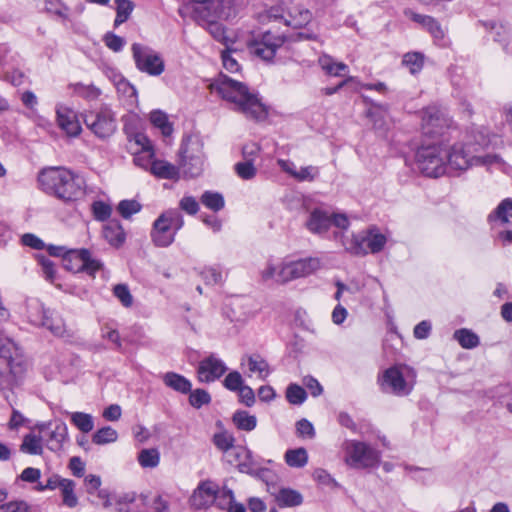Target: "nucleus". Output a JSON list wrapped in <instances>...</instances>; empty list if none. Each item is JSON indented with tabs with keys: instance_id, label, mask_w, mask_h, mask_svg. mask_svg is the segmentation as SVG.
Returning <instances> with one entry per match:
<instances>
[{
	"instance_id": "052dcab7",
	"label": "nucleus",
	"mask_w": 512,
	"mask_h": 512,
	"mask_svg": "<svg viewBox=\"0 0 512 512\" xmlns=\"http://www.w3.org/2000/svg\"><path fill=\"white\" fill-rule=\"evenodd\" d=\"M45 9L48 13L60 18L67 19L68 17L69 9L60 0H45Z\"/></svg>"
},
{
	"instance_id": "4c0bfd02",
	"label": "nucleus",
	"mask_w": 512,
	"mask_h": 512,
	"mask_svg": "<svg viewBox=\"0 0 512 512\" xmlns=\"http://www.w3.org/2000/svg\"><path fill=\"white\" fill-rule=\"evenodd\" d=\"M151 123L158 129L165 137H169L173 133V125L169 121L166 113L160 110L152 111L150 114Z\"/></svg>"
},
{
	"instance_id": "c9c22d12",
	"label": "nucleus",
	"mask_w": 512,
	"mask_h": 512,
	"mask_svg": "<svg viewBox=\"0 0 512 512\" xmlns=\"http://www.w3.org/2000/svg\"><path fill=\"white\" fill-rule=\"evenodd\" d=\"M200 202L209 210L218 212L225 206V200L221 193L215 191H204L200 197Z\"/></svg>"
},
{
	"instance_id": "4468645a",
	"label": "nucleus",
	"mask_w": 512,
	"mask_h": 512,
	"mask_svg": "<svg viewBox=\"0 0 512 512\" xmlns=\"http://www.w3.org/2000/svg\"><path fill=\"white\" fill-rule=\"evenodd\" d=\"M346 463L354 468L378 467L381 454L368 444L353 441L346 449Z\"/></svg>"
},
{
	"instance_id": "ddd939ff",
	"label": "nucleus",
	"mask_w": 512,
	"mask_h": 512,
	"mask_svg": "<svg viewBox=\"0 0 512 512\" xmlns=\"http://www.w3.org/2000/svg\"><path fill=\"white\" fill-rule=\"evenodd\" d=\"M63 267L73 273H86L94 276L101 268L99 260L93 259L86 248L68 250L63 254Z\"/></svg>"
},
{
	"instance_id": "bf43d9fd",
	"label": "nucleus",
	"mask_w": 512,
	"mask_h": 512,
	"mask_svg": "<svg viewBox=\"0 0 512 512\" xmlns=\"http://www.w3.org/2000/svg\"><path fill=\"white\" fill-rule=\"evenodd\" d=\"M102 338L107 339L114 345V349L118 352H123L124 348L122 345V340L120 334L117 329L112 328L108 325H105L102 328Z\"/></svg>"
},
{
	"instance_id": "dca6fc26",
	"label": "nucleus",
	"mask_w": 512,
	"mask_h": 512,
	"mask_svg": "<svg viewBox=\"0 0 512 512\" xmlns=\"http://www.w3.org/2000/svg\"><path fill=\"white\" fill-rule=\"evenodd\" d=\"M451 124L452 120L436 106H429L422 111L421 128L426 136H442Z\"/></svg>"
},
{
	"instance_id": "2f4dec72",
	"label": "nucleus",
	"mask_w": 512,
	"mask_h": 512,
	"mask_svg": "<svg viewBox=\"0 0 512 512\" xmlns=\"http://www.w3.org/2000/svg\"><path fill=\"white\" fill-rule=\"evenodd\" d=\"M453 338L464 349H473L480 344L479 336L468 328H461L454 332Z\"/></svg>"
},
{
	"instance_id": "a19ab883",
	"label": "nucleus",
	"mask_w": 512,
	"mask_h": 512,
	"mask_svg": "<svg viewBox=\"0 0 512 512\" xmlns=\"http://www.w3.org/2000/svg\"><path fill=\"white\" fill-rule=\"evenodd\" d=\"M20 451L30 455H41L43 452L41 438L32 433L25 435Z\"/></svg>"
},
{
	"instance_id": "9d476101",
	"label": "nucleus",
	"mask_w": 512,
	"mask_h": 512,
	"mask_svg": "<svg viewBox=\"0 0 512 512\" xmlns=\"http://www.w3.org/2000/svg\"><path fill=\"white\" fill-rule=\"evenodd\" d=\"M387 239L376 230L361 231L352 234L345 245V250L353 256L363 257L369 253L376 254L385 247Z\"/></svg>"
},
{
	"instance_id": "58836bf2",
	"label": "nucleus",
	"mask_w": 512,
	"mask_h": 512,
	"mask_svg": "<svg viewBox=\"0 0 512 512\" xmlns=\"http://www.w3.org/2000/svg\"><path fill=\"white\" fill-rule=\"evenodd\" d=\"M212 443L219 451L228 453L235 446V437L227 430H222L213 435Z\"/></svg>"
},
{
	"instance_id": "f704fd0d",
	"label": "nucleus",
	"mask_w": 512,
	"mask_h": 512,
	"mask_svg": "<svg viewBox=\"0 0 512 512\" xmlns=\"http://www.w3.org/2000/svg\"><path fill=\"white\" fill-rule=\"evenodd\" d=\"M285 462L293 468H302L308 463V453L303 447L289 449L284 455Z\"/></svg>"
},
{
	"instance_id": "a18cd8bd",
	"label": "nucleus",
	"mask_w": 512,
	"mask_h": 512,
	"mask_svg": "<svg viewBox=\"0 0 512 512\" xmlns=\"http://www.w3.org/2000/svg\"><path fill=\"white\" fill-rule=\"evenodd\" d=\"M115 3L116 18L114 20V26L118 27L129 19L134 9V4L130 0H115Z\"/></svg>"
},
{
	"instance_id": "4be33fe9",
	"label": "nucleus",
	"mask_w": 512,
	"mask_h": 512,
	"mask_svg": "<svg viewBox=\"0 0 512 512\" xmlns=\"http://www.w3.org/2000/svg\"><path fill=\"white\" fill-rule=\"evenodd\" d=\"M104 239L114 248H120L126 241V233L118 219H111L102 229Z\"/></svg>"
},
{
	"instance_id": "7c9ffc66",
	"label": "nucleus",
	"mask_w": 512,
	"mask_h": 512,
	"mask_svg": "<svg viewBox=\"0 0 512 512\" xmlns=\"http://www.w3.org/2000/svg\"><path fill=\"white\" fill-rule=\"evenodd\" d=\"M49 309L45 308L43 303L38 300L30 302L27 306V318L29 322L37 327H41L44 324L46 315Z\"/></svg>"
},
{
	"instance_id": "5701e85b",
	"label": "nucleus",
	"mask_w": 512,
	"mask_h": 512,
	"mask_svg": "<svg viewBox=\"0 0 512 512\" xmlns=\"http://www.w3.org/2000/svg\"><path fill=\"white\" fill-rule=\"evenodd\" d=\"M306 228L313 234H322L331 227L330 214L321 208H315L305 223Z\"/></svg>"
},
{
	"instance_id": "72a5a7b5",
	"label": "nucleus",
	"mask_w": 512,
	"mask_h": 512,
	"mask_svg": "<svg viewBox=\"0 0 512 512\" xmlns=\"http://www.w3.org/2000/svg\"><path fill=\"white\" fill-rule=\"evenodd\" d=\"M68 438V430L65 423H59L55 426V429L50 433L48 439V448L51 451H59L62 449L63 443Z\"/></svg>"
},
{
	"instance_id": "bb28decb",
	"label": "nucleus",
	"mask_w": 512,
	"mask_h": 512,
	"mask_svg": "<svg viewBox=\"0 0 512 512\" xmlns=\"http://www.w3.org/2000/svg\"><path fill=\"white\" fill-rule=\"evenodd\" d=\"M217 493L218 486L213 482L206 480L199 484L197 489L194 491L193 498L195 502L199 499L196 503L198 506H205L215 500Z\"/></svg>"
},
{
	"instance_id": "5fc2aeb1",
	"label": "nucleus",
	"mask_w": 512,
	"mask_h": 512,
	"mask_svg": "<svg viewBox=\"0 0 512 512\" xmlns=\"http://www.w3.org/2000/svg\"><path fill=\"white\" fill-rule=\"evenodd\" d=\"M188 394L189 404L196 409H200L202 406L210 404L212 400L211 395L205 389H191V392Z\"/></svg>"
},
{
	"instance_id": "0e129e2a",
	"label": "nucleus",
	"mask_w": 512,
	"mask_h": 512,
	"mask_svg": "<svg viewBox=\"0 0 512 512\" xmlns=\"http://www.w3.org/2000/svg\"><path fill=\"white\" fill-rule=\"evenodd\" d=\"M105 45L114 52H119L125 45L124 38L114 34L113 32H107L104 35Z\"/></svg>"
},
{
	"instance_id": "09e8293b",
	"label": "nucleus",
	"mask_w": 512,
	"mask_h": 512,
	"mask_svg": "<svg viewBox=\"0 0 512 512\" xmlns=\"http://www.w3.org/2000/svg\"><path fill=\"white\" fill-rule=\"evenodd\" d=\"M118 433L115 429H113L110 426L102 427L101 429L97 430L93 436L92 441L93 443L97 445H105L109 443H113L117 440Z\"/></svg>"
},
{
	"instance_id": "e433bc0d",
	"label": "nucleus",
	"mask_w": 512,
	"mask_h": 512,
	"mask_svg": "<svg viewBox=\"0 0 512 512\" xmlns=\"http://www.w3.org/2000/svg\"><path fill=\"white\" fill-rule=\"evenodd\" d=\"M235 426L242 431H252L257 425V419L254 415L245 410H237L232 417Z\"/></svg>"
},
{
	"instance_id": "6e6552de",
	"label": "nucleus",
	"mask_w": 512,
	"mask_h": 512,
	"mask_svg": "<svg viewBox=\"0 0 512 512\" xmlns=\"http://www.w3.org/2000/svg\"><path fill=\"white\" fill-rule=\"evenodd\" d=\"M82 117L87 129L100 140L110 138L117 131L116 113L107 104L85 111Z\"/></svg>"
},
{
	"instance_id": "473e14b6",
	"label": "nucleus",
	"mask_w": 512,
	"mask_h": 512,
	"mask_svg": "<svg viewBox=\"0 0 512 512\" xmlns=\"http://www.w3.org/2000/svg\"><path fill=\"white\" fill-rule=\"evenodd\" d=\"M318 63L322 70L329 76H340L342 72L348 70V66L345 63L336 62L327 54L320 56Z\"/></svg>"
},
{
	"instance_id": "de8ad7c7",
	"label": "nucleus",
	"mask_w": 512,
	"mask_h": 512,
	"mask_svg": "<svg viewBox=\"0 0 512 512\" xmlns=\"http://www.w3.org/2000/svg\"><path fill=\"white\" fill-rule=\"evenodd\" d=\"M138 462L143 468H155L160 462V453L156 448L143 449L138 454Z\"/></svg>"
},
{
	"instance_id": "6e6d98bb",
	"label": "nucleus",
	"mask_w": 512,
	"mask_h": 512,
	"mask_svg": "<svg viewBox=\"0 0 512 512\" xmlns=\"http://www.w3.org/2000/svg\"><path fill=\"white\" fill-rule=\"evenodd\" d=\"M92 213L95 220L107 223L111 220L112 207L104 201H95L92 204Z\"/></svg>"
},
{
	"instance_id": "393cba45",
	"label": "nucleus",
	"mask_w": 512,
	"mask_h": 512,
	"mask_svg": "<svg viewBox=\"0 0 512 512\" xmlns=\"http://www.w3.org/2000/svg\"><path fill=\"white\" fill-rule=\"evenodd\" d=\"M150 172L159 179L176 181L180 178L179 167L165 160L154 159L151 162Z\"/></svg>"
},
{
	"instance_id": "39448f33",
	"label": "nucleus",
	"mask_w": 512,
	"mask_h": 512,
	"mask_svg": "<svg viewBox=\"0 0 512 512\" xmlns=\"http://www.w3.org/2000/svg\"><path fill=\"white\" fill-rule=\"evenodd\" d=\"M471 142L456 143L449 150L446 148V170L465 171L472 166L499 162L498 155L484 156L474 154Z\"/></svg>"
},
{
	"instance_id": "49530a36",
	"label": "nucleus",
	"mask_w": 512,
	"mask_h": 512,
	"mask_svg": "<svg viewBox=\"0 0 512 512\" xmlns=\"http://www.w3.org/2000/svg\"><path fill=\"white\" fill-rule=\"evenodd\" d=\"M71 423L83 433H89L94 427L92 415L84 412H73L70 415Z\"/></svg>"
},
{
	"instance_id": "f3484780",
	"label": "nucleus",
	"mask_w": 512,
	"mask_h": 512,
	"mask_svg": "<svg viewBox=\"0 0 512 512\" xmlns=\"http://www.w3.org/2000/svg\"><path fill=\"white\" fill-rule=\"evenodd\" d=\"M320 266V259L316 257L291 261L282 266L277 281L285 283L294 279L307 277L317 271Z\"/></svg>"
},
{
	"instance_id": "412c9836",
	"label": "nucleus",
	"mask_w": 512,
	"mask_h": 512,
	"mask_svg": "<svg viewBox=\"0 0 512 512\" xmlns=\"http://www.w3.org/2000/svg\"><path fill=\"white\" fill-rule=\"evenodd\" d=\"M405 15H407L412 21L425 28L436 42H442L444 40V30L442 29L440 23L432 16L418 14L413 11H406Z\"/></svg>"
},
{
	"instance_id": "ea45409f",
	"label": "nucleus",
	"mask_w": 512,
	"mask_h": 512,
	"mask_svg": "<svg viewBox=\"0 0 512 512\" xmlns=\"http://www.w3.org/2000/svg\"><path fill=\"white\" fill-rule=\"evenodd\" d=\"M71 89L75 95L89 101L96 100L101 95V90L93 84L78 82L72 84Z\"/></svg>"
},
{
	"instance_id": "c85d7f7f",
	"label": "nucleus",
	"mask_w": 512,
	"mask_h": 512,
	"mask_svg": "<svg viewBox=\"0 0 512 512\" xmlns=\"http://www.w3.org/2000/svg\"><path fill=\"white\" fill-rule=\"evenodd\" d=\"M44 322L41 327L48 329L53 335L62 337L65 334L64 320L57 312L49 309Z\"/></svg>"
},
{
	"instance_id": "0eeeda50",
	"label": "nucleus",
	"mask_w": 512,
	"mask_h": 512,
	"mask_svg": "<svg viewBox=\"0 0 512 512\" xmlns=\"http://www.w3.org/2000/svg\"><path fill=\"white\" fill-rule=\"evenodd\" d=\"M179 158V167L185 178L199 177L204 170L203 142L197 136L184 137L179 148Z\"/></svg>"
},
{
	"instance_id": "a211bd4d",
	"label": "nucleus",
	"mask_w": 512,
	"mask_h": 512,
	"mask_svg": "<svg viewBox=\"0 0 512 512\" xmlns=\"http://www.w3.org/2000/svg\"><path fill=\"white\" fill-rule=\"evenodd\" d=\"M228 370L226 364L211 354L201 360L197 367V377L202 383H211L220 379Z\"/></svg>"
},
{
	"instance_id": "c03bdc74",
	"label": "nucleus",
	"mask_w": 512,
	"mask_h": 512,
	"mask_svg": "<svg viewBox=\"0 0 512 512\" xmlns=\"http://www.w3.org/2000/svg\"><path fill=\"white\" fill-rule=\"evenodd\" d=\"M248 368L252 373H258L259 378L265 379L269 373V364L260 355L254 354L248 356Z\"/></svg>"
},
{
	"instance_id": "e2e57ef3",
	"label": "nucleus",
	"mask_w": 512,
	"mask_h": 512,
	"mask_svg": "<svg viewBox=\"0 0 512 512\" xmlns=\"http://www.w3.org/2000/svg\"><path fill=\"white\" fill-rule=\"evenodd\" d=\"M179 209L189 215H195L198 213L200 206L195 197L183 196L179 201Z\"/></svg>"
},
{
	"instance_id": "aec40b11",
	"label": "nucleus",
	"mask_w": 512,
	"mask_h": 512,
	"mask_svg": "<svg viewBox=\"0 0 512 512\" xmlns=\"http://www.w3.org/2000/svg\"><path fill=\"white\" fill-rule=\"evenodd\" d=\"M57 124L69 137L80 135L82 128L78 121L76 112L67 106L56 108Z\"/></svg>"
},
{
	"instance_id": "f8f14e48",
	"label": "nucleus",
	"mask_w": 512,
	"mask_h": 512,
	"mask_svg": "<svg viewBox=\"0 0 512 512\" xmlns=\"http://www.w3.org/2000/svg\"><path fill=\"white\" fill-rule=\"evenodd\" d=\"M136 68L149 76H159L165 70V62L161 55L152 48L134 43L131 47Z\"/></svg>"
},
{
	"instance_id": "a878e982",
	"label": "nucleus",
	"mask_w": 512,
	"mask_h": 512,
	"mask_svg": "<svg viewBox=\"0 0 512 512\" xmlns=\"http://www.w3.org/2000/svg\"><path fill=\"white\" fill-rule=\"evenodd\" d=\"M273 495L280 508L296 507L303 503L302 494L292 488L282 487L276 493H273Z\"/></svg>"
},
{
	"instance_id": "9b49d317",
	"label": "nucleus",
	"mask_w": 512,
	"mask_h": 512,
	"mask_svg": "<svg viewBox=\"0 0 512 512\" xmlns=\"http://www.w3.org/2000/svg\"><path fill=\"white\" fill-rule=\"evenodd\" d=\"M287 41H289L288 36L267 30L253 37L248 47L255 56L264 61L271 62L278 49Z\"/></svg>"
},
{
	"instance_id": "69168bd1",
	"label": "nucleus",
	"mask_w": 512,
	"mask_h": 512,
	"mask_svg": "<svg viewBox=\"0 0 512 512\" xmlns=\"http://www.w3.org/2000/svg\"><path fill=\"white\" fill-rule=\"evenodd\" d=\"M202 279L208 285L220 284L223 282L222 273L213 267L205 268L201 272Z\"/></svg>"
},
{
	"instance_id": "f03ea898",
	"label": "nucleus",
	"mask_w": 512,
	"mask_h": 512,
	"mask_svg": "<svg viewBox=\"0 0 512 512\" xmlns=\"http://www.w3.org/2000/svg\"><path fill=\"white\" fill-rule=\"evenodd\" d=\"M39 189L46 195L72 204L86 194L84 181L72 170L64 166H50L38 172Z\"/></svg>"
},
{
	"instance_id": "3c124183",
	"label": "nucleus",
	"mask_w": 512,
	"mask_h": 512,
	"mask_svg": "<svg viewBox=\"0 0 512 512\" xmlns=\"http://www.w3.org/2000/svg\"><path fill=\"white\" fill-rule=\"evenodd\" d=\"M141 209L142 205L134 199L121 200L117 205V211L124 219H129L132 215L140 212Z\"/></svg>"
},
{
	"instance_id": "2eb2a0df",
	"label": "nucleus",
	"mask_w": 512,
	"mask_h": 512,
	"mask_svg": "<svg viewBox=\"0 0 512 512\" xmlns=\"http://www.w3.org/2000/svg\"><path fill=\"white\" fill-rule=\"evenodd\" d=\"M383 392L403 397L413 390V384L406 381L401 369L397 366L387 368L377 380Z\"/></svg>"
},
{
	"instance_id": "79ce46f5",
	"label": "nucleus",
	"mask_w": 512,
	"mask_h": 512,
	"mask_svg": "<svg viewBox=\"0 0 512 512\" xmlns=\"http://www.w3.org/2000/svg\"><path fill=\"white\" fill-rule=\"evenodd\" d=\"M466 142L472 143V151L474 154H477L483 150L484 148L490 145V138L488 134L480 129L472 130L468 136Z\"/></svg>"
},
{
	"instance_id": "1a4fd4ad",
	"label": "nucleus",
	"mask_w": 512,
	"mask_h": 512,
	"mask_svg": "<svg viewBox=\"0 0 512 512\" xmlns=\"http://www.w3.org/2000/svg\"><path fill=\"white\" fill-rule=\"evenodd\" d=\"M266 17L269 21L283 22L288 27L300 29L311 22L312 13L301 4L282 2L267 9Z\"/></svg>"
},
{
	"instance_id": "20e7f679",
	"label": "nucleus",
	"mask_w": 512,
	"mask_h": 512,
	"mask_svg": "<svg viewBox=\"0 0 512 512\" xmlns=\"http://www.w3.org/2000/svg\"><path fill=\"white\" fill-rule=\"evenodd\" d=\"M184 226V217L176 208L163 211L153 222L150 237L156 247H169Z\"/></svg>"
},
{
	"instance_id": "338daca9",
	"label": "nucleus",
	"mask_w": 512,
	"mask_h": 512,
	"mask_svg": "<svg viewBox=\"0 0 512 512\" xmlns=\"http://www.w3.org/2000/svg\"><path fill=\"white\" fill-rule=\"evenodd\" d=\"M3 79L11 85L18 87L23 85L28 80V77L21 70L14 69L11 72H7Z\"/></svg>"
},
{
	"instance_id": "13d9d810",
	"label": "nucleus",
	"mask_w": 512,
	"mask_h": 512,
	"mask_svg": "<svg viewBox=\"0 0 512 512\" xmlns=\"http://www.w3.org/2000/svg\"><path fill=\"white\" fill-rule=\"evenodd\" d=\"M113 295L121 302V304L128 308L133 304V296L126 284H116L113 287Z\"/></svg>"
},
{
	"instance_id": "864d4df0",
	"label": "nucleus",
	"mask_w": 512,
	"mask_h": 512,
	"mask_svg": "<svg viewBox=\"0 0 512 512\" xmlns=\"http://www.w3.org/2000/svg\"><path fill=\"white\" fill-rule=\"evenodd\" d=\"M38 264L41 266L42 274L44 278L53 283L57 278V272L55 269V264L52 260L42 254H38L36 256Z\"/></svg>"
},
{
	"instance_id": "8fccbe9b",
	"label": "nucleus",
	"mask_w": 512,
	"mask_h": 512,
	"mask_svg": "<svg viewBox=\"0 0 512 512\" xmlns=\"http://www.w3.org/2000/svg\"><path fill=\"white\" fill-rule=\"evenodd\" d=\"M307 398L306 390L298 384L292 383L286 389V399L290 404L301 405Z\"/></svg>"
},
{
	"instance_id": "680f3d73",
	"label": "nucleus",
	"mask_w": 512,
	"mask_h": 512,
	"mask_svg": "<svg viewBox=\"0 0 512 512\" xmlns=\"http://www.w3.org/2000/svg\"><path fill=\"white\" fill-rule=\"evenodd\" d=\"M223 385L226 389L237 392L244 385V381L238 371H232L225 377Z\"/></svg>"
},
{
	"instance_id": "774afa93",
	"label": "nucleus",
	"mask_w": 512,
	"mask_h": 512,
	"mask_svg": "<svg viewBox=\"0 0 512 512\" xmlns=\"http://www.w3.org/2000/svg\"><path fill=\"white\" fill-rule=\"evenodd\" d=\"M29 505L25 501H11L0 505V512H28Z\"/></svg>"
},
{
	"instance_id": "cd10ccee",
	"label": "nucleus",
	"mask_w": 512,
	"mask_h": 512,
	"mask_svg": "<svg viewBox=\"0 0 512 512\" xmlns=\"http://www.w3.org/2000/svg\"><path fill=\"white\" fill-rule=\"evenodd\" d=\"M162 380L165 386L178 393L188 394L189 392H191V381L179 373L167 372L163 375Z\"/></svg>"
},
{
	"instance_id": "6ab92c4d",
	"label": "nucleus",
	"mask_w": 512,
	"mask_h": 512,
	"mask_svg": "<svg viewBox=\"0 0 512 512\" xmlns=\"http://www.w3.org/2000/svg\"><path fill=\"white\" fill-rule=\"evenodd\" d=\"M197 13L200 25L205 27V29L216 41L226 44L228 37L226 35L225 26L220 22L221 19L213 16L209 7L205 9H199Z\"/></svg>"
},
{
	"instance_id": "b1692460",
	"label": "nucleus",
	"mask_w": 512,
	"mask_h": 512,
	"mask_svg": "<svg viewBox=\"0 0 512 512\" xmlns=\"http://www.w3.org/2000/svg\"><path fill=\"white\" fill-rule=\"evenodd\" d=\"M208 7L213 16L223 20L234 18L237 13L235 0H208L200 9Z\"/></svg>"
},
{
	"instance_id": "4d7b16f0",
	"label": "nucleus",
	"mask_w": 512,
	"mask_h": 512,
	"mask_svg": "<svg viewBox=\"0 0 512 512\" xmlns=\"http://www.w3.org/2000/svg\"><path fill=\"white\" fill-rule=\"evenodd\" d=\"M236 174L244 180H250L256 176L257 170L252 162V159H247L243 162H238L234 166Z\"/></svg>"
},
{
	"instance_id": "423d86ee",
	"label": "nucleus",
	"mask_w": 512,
	"mask_h": 512,
	"mask_svg": "<svg viewBox=\"0 0 512 512\" xmlns=\"http://www.w3.org/2000/svg\"><path fill=\"white\" fill-rule=\"evenodd\" d=\"M415 161L422 174L438 178L446 173V146L442 142L421 145Z\"/></svg>"
},
{
	"instance_id": "c756f323",
	"label": "nucleus",
	"mask_w": 512,
	"mask_h": 512,
	"mask_svg": "<svg viewBox=\"0 0 512 512\" xmlns=\"http://www.w3.org/2000/svg\"><path fill=\"white\" fill-rule=\"evenodd\" d=\"M488 221H500L503 224L512 223V199L506 198L504 199L488 216Z\"/></svg>"
},
{
	"instance_id": "603ef678",
	"label": "nucleus",
	"mask_w": 512,
	"mask_h": 512,
	"mask_svg": "<svg viewBox=\"0 0 512 512\" xmlns=\"http://www.w3.org/2000/svg\"><path fill=\"white\" fill-rule=\"evenodd\" d=\"M402 63L412 74L419 73L424 66V56L419 52H409L403 57Z\"/></svg>"
},
{
	"instance_id": "7ed1b4c3",
	"label": "nucleus",
	"mask_w": 512,
	"mask_h": 512,
	"mask_svg": "<svg viewBox=\"0 0 512 512\" xmlns=\"http://www.w3.org/2000/svg\"><path fill=\"white\" fill-rule=\"evenodd\" d=\"M30 365L18 343L9 337H0V386L13 390L23 384Z\"/></svg>"
},
{
	"instance_id": "f257e3e1",
	"label": "nucleus",
	"mask_w": 512,
	"mask_h": 512,
	"mask_svg": "<svg viewBox=\"0 0 512 512\" xmlns=\"http://www.w3.org/2000/svg\"><path fill=\"white\" fill-rule=\"evenodd\" d=\"M210 88L217 92L222 99L233 103L235 105L234 110L243 114L247 119L255 122L267 119L268 106L261 101L259 93L250 91L245 83L220 74L210 85Z\"/></svg>"
},
{
	"instance_id": "37998d69",
	"label": "nucleus",
	"mask_w": 512,
	"mask_h": 512,
	"mask_svg": "<svg viewBox=\"0 0 512 512\" xmlns=\"http://www.w3.org/2000/svg\"><path fill=\"white\" fill-rule=\"evenodd\" d=\"M75 482L71 479H64L60 490L62 494V503L68 508H74L78 504V498L75 494Z\"/></svg>"
}]
</instances>
